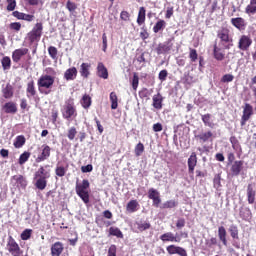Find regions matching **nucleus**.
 <instances>
[{
	"mask_svg": "<svg viewBox=\"0 0 256 256\" xmlns=\"http://www.w3.org/2000/svg\"><path fill=\"white\" fill-rule=\"evenodd\" d=\"M1 65L4 71H9V69H11V58L9 56H4L1 59Z\"/></svg>",
	"mask_w": 256,
	"mask_h": 256,
	"instance_id": "nucleus-43",
	"label": "nucleus"
},
{
	"mask_svg": "<svg viewBox=\"0 0 256 256\" xmlns=\"http://www.w3.org/2000/svg\"><path fill=\"white\" fill-rule=\"evenodd\" d=\"M140 38L142 39V41L149 39V32L147 31V28L145 26L141 28Z\"/></svg>",
	"mask_w": 256,
	"mask_h": 256,
	"instance_id": "nucleus-57",
	"label": "nucleus"
},
{
	"mask_svg": "<svg viewBox=\"0 0 256 256\" xmlns=\"http://www.w3.org/2000/svg\"><path fill=\"white\" fill-rule=\"evenodd\" d=\"M77 68L76 67H71L68 68L65 72H64V79L66 81H75V79H77Z\"/></svg>",
	"mask_w": 256,
	"mask_h": 256,
	"instance_id": "nucleus-28",
	"label": "nucleus"
},
{
	"mask_svg": "<svg viewBox=\"0 0 256 256\" xmlns=\"http://www.w3.org/2000/svg\"><path fill=\"white\" fill-rule=\"evenodd\" d=\"M31 235H33V230L32 229H25L21 235L20 238L22 241H29L31 239Z\"/></svg>",
	"mask_w": 256,
	"mask_h": 256,
	"instance_id": "nucleus-50",
	"label": "nucleus"
},
{
	"mask_svg": "<svg viewBox=\"0 0 256 256\" xmlns=\"http://www.w3.org/2000/svg\"><path fill=\"white\" fill-rule=\"evenodd\" d=\"M7 11H15V7H17L16 0H7Z\"/></svg>",
	"mask_w": 256,
	"mask_h": 256,
	"instance_id": "nucleus-59",
	"label": "nucleus"
},
{
	"mask_svg": "<svg viewBox=\"0 0 256 256\" xmlns=\"http://www.w3.org/2000/svg\"><path fill=\"white\" fill-rule=\"evenodd\" d=\"M9 28L12 31L19 32V31H21V23L20 22H12V23H10Z\"/></svg>",
	"mask_w": 256,
	"mask_h": 256,
	"instance_id": "nucleus-58",
	"label": "nucleus"
},
{
	"mask_svg": "<svg viewBox=\"0 0 256 256\" xmlns=\"http://www.w3.org/2000/svg\"><path fill=\"white\" fill-rule=\"evenodd\" d=\"M26 96L28 99H35L37 97V88H35V80H30L26 84Z\"/></svg>",
	"mask_w": 256,
	"mask_h": 256,
	"instance_id": "nucleus-17",
	"label": "nucleus"
},
{
	"mask_svg": "<svg viewBox=\"0 0 256 256\" xmlns=\"http://www.w3.org/2000/svg\"><path fill=\"white\" fill-rule=\"evenodd\" d=\"M173 13H175V10H174L173 6H168L166 8L165 18L166 19H171V17H173Z\"/></svg>",
	"mask_w": 256,
	"mask_h": 256,
	"instance_id": "nucleus-62",
	"label": "nucleus"
},
{
	"mask_svg": "<svg viewBox=\"0 0 256 256\" xmlns=\"http://www.w3.org/2000/svg\"><path fill=\"white\" fill-rule=\"evenodd\" d=\"M11 183H13V185H17V187H22V189H25L27 187V180L25 179V177H23V175L12 176Z\"/></svg>",
	"mask_w": 256,
	"mask_h": 256,
	"instance_id": "nucleus-24",
	"label": "nucleus"
},
{
	"mask_svg": "<svg viewBox=\"0 0 256 256\" xmlns=\"http://www.w3.org/2000/svg\"><path fill=\"white\" fill-rule=\"evenodd\" d=\"M217 37L220 40V47H224V49H231L233 47V37L231 36V30L227 27H221L217 31Z\"/></svg>",
	"mask_w": 256,
	"mask_h": 256,
	"instance_id": "nucleus-2",
	"label": "nucleus"
},
{
	"mask_svg": "<svg viewBox=\"0 0 256 256\" xmlns=\"http://www.w3.org/2000/svg\"><path fill=\"white\" fill-rule=\"evenodd\" d=\"M29 53L28 48H18L12 52V61L13 63H19L22 57H25Z\"/></svg>",
	"mask_w": 256,
	"mask_h": 256,
	"instance_id": "nucleus-15",
	"label": "nucleus"
},
{
	"mask_svg": "<svg viewBox=\"0 0 256 256\" xmlns=\"http://www.w3.org/2000/svg\"><path fill=\"white\" fill-rule=\"evenodd\" d=\"M253 45V40L249 35H242L238 41V49L240 51H249V47Z\"/></svg>",
	"mask_w": 256,
	"mask_h": 256,
	"instance_id": "nucleus-10",
	"label": "nucleus"
},
{
	"mask_svg": "<svg viewBox=\"0 0 256 256\" xmlns=\"http://www.w3.org/2000/svg\"><path fill=\"white\" fill-rule=\"evenodd\" d=\"M91 69V64L89 63H82L80 66V75L84 79H88L89 75H91V72L89 71Z\"/></svg>",
	"mask_w": 256,
	"mask_h": 256,
	"instance_id": "nucleus-34",
	"label": "nucleus"
},
{
	"mask_svg": "<svg viewBox=\"0 0 256 256\" xmlns=\"http://www.w3.org/2000/svg\"><path fill=\"white\" fill-rule=\"evenodd\" d=\"M137 87H139V75L135 72L132 78V89L137 91Z\"/></svg>",
	"mask_w": 256,
	"mask_h": 256,
	"instance_id": "nucleus-54",
	"label": "nucleus"
},
{
	"mask_svg": "<svg viewBox=\"0 0 256 256\" xmlns=\"http://www.w3.org/2000/svg\"><path fill=\"white\" fill-rule=\"evenodd\" d=\"M92 103H93V100L91 99L89 94H84L82 96V99L80 100V104L83 107V109H89Z\"/></svg>",
	"mask_w": 256,
	"mask_h": 256,
	"instance_id": "nucleus-37",
	"label": "nucleus"
},
{
	"mask_svg": "<svg viewBox=\"0 0 256 256\" xmlns=\"http://www.w3.org/2000/svg\"><path fill=\"white\" fill-rule=\"evenodd\" d=\"M64 249H65V247L63 246V244L61 242H55L51 246V255L52 256H61Z\"/></svg>",
	"mask_w": 256,
	"mask_h": 256,
	"instance_id": "nucleus-30",
	"label": "nucleus"
},
{
	"mask_svg": "<svg viewBox=\"0 0 256 256\" xmlns=\"http://www.w3.org/2000/svg\"><path fill=\"white\" fill-rule=\"evenodd\" d=\"M217 245V238L216 237H211L210 239L206 240V246L209 248Z\"/></svg>",
	"mask_w": 256,
	"mask_h": 256,
	"instance_id": "nucleus-64",
	"label": "nucleus"
},
{
	"mask_svg": "<svg viewBox=\"0 0 256 256\" xmlns=\"http://www.w3.org/2000/svg\"><path fill=\"white\" fill-rule=\"evenodd\" d=\"M110 101H111V109H117L119 107V98L117 97V93L111 92L110 93Z\"/></svg>",
	"mask_w": 256,
	"mask_h": 256,
	"instance_id": "nucleus-46",
	"label": "nucleus"
},
{
	"mask_svg": "<svg viewBox=\"0 0 256 256\" xmlns=\"http://www.w3.org/2000/svg\"><path fill=\"white\" fill-rule=\"evenodd\" d=\"M139 210V202L137 200H130L126 205V211L128 213H135Z\"/></svg>",
	"mask_w": 256,
	"mask_h": 256,
	"instance_id": "nucleus-36",
	"label": "nucleus"
},
{
	"mask_svg": "<svg viewBox=\"0 0 256 256\" xmlns=\"http://www.w3.org/2000/svg\"><path fill=\"white\" fill-rule=\"evenodd\" d=\"M63 119L66 121H71L77 118V107H75V101L73 99H68L61 110Z\"/></svg>",
	"mask_w": 256,
	"mask_h": 256,
	"instance_id": "nucleus-3",
	"label": "nucleus"
},
{
	"mask_svg": "<svg viewBox=\"0 0 256 256\" xmlns=\"http://www.w3.org/2000/svg\"><path fill=\"white\" fill-rule=\"evenodd\" d=\"M189 233L180 232V235L174 234L173 232H166L160 236L162 243H181V239H187Z\"/></svg>",
	"mask_w": 256,
	"mask_h": 256,
	"instance_id": "nucleus-5",
	"label": "nucleus"
},
{
	"mask_svg": "<svg viewBox=\"0 0 256 256\" xmlns=\"http://www.w3.org/2000/svg\"><path fill=\"white\" fill-rule=\"evenodd\" d=\"M144 152H145V145H143V143L139 142L134 148L135 156L141 157V155H143Z\"/></svg>",
	"mask_w": 256,
	"mask_h": 256,
	"instance_id": "nucleus-49",
	"label": "nucleus"
},
{
	"mask_svg": "<svg viewBox=\"0 0 256 256\" xmlns=\"http://www.w3.org/2000/svg\"><path fill=\"white\" fill-rule=\"evenodd\" d=\"M213 184L216 189H219V187H221V173L215 174Z\"/></svg>",
	"mask_w": 256,
	"mask_h": 256,
	"instance_id": "nucleus-55",
	"label": "nucleus"
},
{
	"mask_svg": "<svg viewBox=\"0 0 256 256\" xmlns=\"http://www.w3.org/2000/svg\"><path fill=\"white\" fill-rule=\"evenodd\" d=\"M230 143L232 145V149H234V151H241V144L239 143V140L237 139V137L235 136H231L230 137Z\"/></svg>",
	"mask_w": 256,
	"mask_h": 256,
	"instance_id": "nucleus-47",
	"label": "nucleus"
},
{
	"mask_svg": "<svg viewBox=\"0 0 256 256\" xmlns=\"http://www.w3.org/2000/svg\"><path fill=\"white\" fill-rule=\"evenodd\" d=\"M35 187L40 191L45 190V188L47 187V178H38L35 183Z\"/></svg>",
	"mask_w": 256,
	"mask_h": 256,
	"instance_id": "nucleus-44",
	"label": "nucleus"
},
{
	"mask_svg": "<svg viewBox=\"0 0 256 256\" xmlns=\"http://www.w3.org/2000/svg\"><path fill=\"white\" fill-rule=\"evenodd\" d=\"M97 75L101 79H109V71L103 62H99L97 65Z\"/></svg>",
	"mask_w": 256,
	"mask_h": 256,
	"instance_id": "nucleus-25",
	"label": "nucleus"
},
{
	"mask_svg": "<svg viewBox=\"0 0 256 256\" xmlns=\"http://www.w3.org/2000/svg\"><path fill=\"white\" fill-rule=\"evenodd\" d=\"M109 235L112 237H117V239H123V232L118 227H110Z\"/></svg>",
	"mask_w": 256,
	"mask_h": 256,
	"instance_id": "nucleus-39",
	"label": "nucleus"
},
{
	"mask_svg": "<svg viewBox=\"0 0 256 256\" xmlns=\"http://www.w3.org/2000/svg\"><path fill=\"white\" fill-rule=\"evenodd\" d=\"M107 256H117V246L115 244L110 245Z\"/></svg>",
	"mask_w": 256,
	"mask_h": 256,
	"instance_id": "nucleus-61",
	"label": "nucleus"
},
{
	"mask_svg": "<svg viewBox=\"0 0 256 256\" xmlns=\"http://www.w3.org/2000/svg\"><path fill=\"white\" fill-rule=\"evenodd\" d=\"M6 247H7V251L12 256H21V255H23V250H21V247L19 246L17 241H15V238H13V236L8 237Z\"/></svg>",
	"mask_w": 256,
	"mask_h": 256,
	"instance_id": "nucleus-7",
	"label": "nucleus"
},
{
	"mask_svg": "<svg viewBox=\"0 0 256 256\" xmlns=\"http://www.w3.org/2000/svg\"><path fill=\"white\" fill-rule=\"evenodd\" d=\"M51 157V147L49 145L42 146L41 154L36 158V163H43Z\"/></svg>",
	"mask_w": 256,
	"mask_h": 256,
	"instance_id": "nucleus-16",
	"label": "nucleus"
},
{
	"mask_svg": "<svg viewBox=\"0 0 256 256\" xmlns=\"http://www.w3.org/2000/svg\"><path fill=\"white\" fill-rule=\"evenodd\" d=\"M173 49V39H168L164 43H159L156 48L157 55H163L165 53H169Z\"/></svg>",
	"mask_w": 256,
	"mask_h": 256,
	"instance_id": "nucleus-11",
	"label": "nucleus"
},
{
	"mask_svg": "<svg viewBox=\"0 0 256 256\" xmlns=\"http://www.w3.org/2000/svg\"><path fill=\"white\" fill-rule=\"evenodd\" d=\"M148 198L153 201L154 207H159V205H161V194L155 188H150L148 190Z\"/></svg>",
	"mask_w": 256,
	"mask_h": 256,
	"instance_id": "nucleus-13",
	"label": "nucleus"
},
{
	"mask_svg": "<svg viewBox=\"0 0 256 256\" xmlns=\"http://www.w3.org/2000/svg\"><path fill=\"white\" fill-rule=\"evenodd\" d=\"M26 141L27 140L25 139V136L19 135L16 137L13 145H14L15 149H21V147H23V145H25Z\"/></svg>",
	"mask_w": 256,
	"mask_h": 256,
	"instance_id": "nucleus-41",
	"label": "nucleus"
},
{
	"mask_svg": "<svg viewBox=\"0 0 256 256\" xmlns=\"http://www.w3.org/2000/svg\"><path fill=\"white\" fill-rule=\"evenodd\" d=\"M246 196H247V201L249 205H253V203H255V198H256V191H255V188L253 187V184L247 185Z\"/></svg>",
	"mask_w": 256,
	"mask_h": 256,
	"instance_id": "nucleus-23",
	"label": "nucleus"
},
{
	"mask_svg": "<svg viewBox=\"0 0 256 256\" xmlns=\"http://www.w3.org/2000/svg\"><path fill=\"white\" fill-rule=\"evenodd\" d=\"M91 187V183L89 180L84 179L82 183H76L75 191L78 197L82 199L83 203L87 205L89 203V188Z\"/></svg>",
	"mask_w": 256,
	"mask_h": 256,
	"instance_id": "nucleus-4",
	"label": "nucleus"
},
{
	"mask_svg": "<svg viewBox=\"0 0 256 256\" xmlns=\"http://www.w3.org/2000/svg\"><path fill=\"white\" fill-rule=\"evenodd\" d=\"M189 59L192 63H195L197 59H199V54H197V50L193 48H189Z\"/></svg>",
	"mask_w": 256,
	"mask_h": 256,
	"instance_id": "nucleus-52",
	"label": "nucleus"
},
{
	"mask_svg": "<svg viewBox=\"0 0 256 256\" xmlns=\"http://www.w3.org/2000/svg\"><path fill=\"white\" fill-rule=\"evenodd\" d=\"M168 255H179V256H189L185 248L175 245H169L166 247Z\"/></svg>",
	"mask_w": 256,
	"mask_h": 256,
	"instance_id": "nucleus-12",
	"label": "nucleus"
},
{
	"mask_svg": "<svg viewBox=\"0 0 256 256\" xmlns=\"http://www.w3.org/2000/svg\"><path fill=\"white\" fill-rule=\"evenodd\" d=\"M243 163V160H236L232 163L230 171L233 177H239V175H241V172L243 171Z\"/></svg>",
	"mask_w": 256,
	"mask_h": 256,
	"instance_id": "nucleus-18",
	"label": "nucleus"
},
{
	"mask_svg": "<svg viewBox=\"0 0 256 256\" xmlns=\"http://www.w3.org/2000/svg\"><path fill=\"white\" fill-rule=\"evenodd\" d=\"M66 9H68L70 13H73V11L77 9V4L68 0L66 3Z\"/></svg>",
	"mask_w": 256,
	"mask_h": 256,
	"instance_id": "nucleus-60",
	"label": "nucleus"
},
{
	"mask_svg": "<svg viewBox=\"0 0 256 256\" xmlns=\"http://www.w3.org/2000/svg\"><path fill=\"white\" fill-rule=\"evenodd\" d=\"M213 56L216 61H223L225 59V48L217 43L213 46Z\"/></svg>",
	"mask_w": 256,
	"mask_h": 256,
	"instance_id": "nucleus-14",
	"label": "nucleus"
},
{
	"mask_svg": "<svg viewBox=\"0 0 256 256\" xmlns=\"http://www.w3.org/2000/svg\"><path fill=\"white\" fill-rule=\"evenodd\" d=\"M76 136H77V128H75V126L70 127L68 129V133H67V137H68L69 141H73Z\"/></svg>",
	"mask_w": 256,
	"mask_h": 256,
	"instance_id": "nucleus-51",
	"label": "nucleus"
},
{
	"mask_svg": "<svg viewBox=\"0 0 256 256\" xmlns=\"http://www.w3.org/2000/svg\"><path fill=\"white\" fill-rule=\"evenodd\" d=\"M195 138L198 139L200 143H208V141H213V132L208 130L196 135Z\"/></svg>",
	"mask_w": 256,
	"mask_h": 256,
	"instance_id": "nucleus-22",
	"label": "nucleus"
},
{
	"mask_svg": "<svg viewBox=\"0 0 256 256\" xmlns=\"http://www.w3.org/2000/svg\"><path fill=\"white\" fill-rule=\"evenodd\" d=\"M246 15H255L256 13V0H250L245 8Z\"/></svg>",
	"mask_w": 256,
	"mask_h": 256,
	"instance_id": "nucleus-38",
	"label": "nucleus"
},
{
	"mask_svg": "<svg viewBox=\"0 0 256 256\" xmlns=\"http://www.w3.org/2000/svg\"><path fill=\"white\" fill-rule=\"evenodd\" d=\"M167 27V22L163 19H159L153 26V33H161Z\"/></svg>",
	"mask_w": 256,
	"mask_h": 256,
	"instance_id": "nucleus-35",
	"label": "nucleus"
},
{
	"mask_svg": "<svg viewBox=\"0 0 256 256\" xmlns=\"http://www.w3.org/2000/svg\"><path fill=\"white\" fill-rule=\"evenodd\" d=\"M46 73L41 75L37 80L38 91L41 95H49L55 85V75L57 71L54 68H46Z\"/></svg>",
	"mask_w": 256,
	"mask_h": 256,
	"instance_id": "nucleus-1",
	"label": "nucleus"
},
{
	"mask_svg": "<svg viewBox=\"0 0 256 256\" xmlns=\"http://www.w3.org/2000/svg\"><path fill=\"white\" fill-rule=\"evenodd\" d=\"M4 113L15 115L17 113V103L15 102H6L2 107Z\"/></svg>",
	"mask_w": 256,
	"mask_h": 256,
	"instance_id": "nucleus-26",
	"label": "nucleus"
},
{
	"mask_svg": "<svg viewBox=\"0 0 256 256\" xmlns=\"http://www.w3.org/2000/svg\"><path fill=\"white\" fill-rule=\"evenodd\" d=\"M201 119L205 127H210V129H213V127H215V124H213V120H211V114H204L201 116Z\"/></svg>",
	"mask_w": 256,
	"mask_h": 256,
	"instance_id": "nucleus-40",
	"label": "nucleus"
},
{
	"mask_svg": "<svg viewBox=\"0 0 256 256\" xmlns=\"http://www.w3.org/2000/svg\"><path fill=\"white\" fill-rule=\"evenodd\" d=\"M146 17H147V10L145 9V7L142 6L139 8V11H138V16L136 20L137 25L139 26L145 25Z\"/></svg>",
	"mask_w": 256,
	"mask_h": 256,
	"instance_id": "nucleus-31",
	"label": "nucleus"
},
{
	"mask_svg": "<svg viewBox=\"0 0 256 256\" xmlns=\"http://www.w3.org/2000/svg\"><path fill=\"white\" fill-rule=\"evenodd\" d=\"M29 157H31V152L25 151L22 153L18 159L19 165H25L29 161Z\"/></svg>",
	"mask_w": 256,
	"mask_h": 256,
	"instance_id": "nucleus-48",
	"label": "nucleus"
},
{
	"mask_svg": "<svg viewBox=\"0 0 256 256\" xmlns=\"http://www.w3.org/2000/svg\"><path fill=\"white\" fill-rule=\"evenodd\" d=\"M14 94L15 92L11 83H7L6 86L2 88V97L4 99H13Z\"/></svg>",
	"mask_w": 256,
	"mask_h": 256,
	"instance_id": "nucleus-27",
	"label": "nucleus"
},
{
	"mask_svg": "<svg viewBox=\"0 0 256 256\" xmlns=\"http://www.w3.org/2000/svg\"><path fill=\"white\" fill-rule=\"evenodd\" d=\"M134 225L136 226V229L140 231V233L147 231V229H151V223L149 222H135Z\"/></svg>",
	"mask_w": 256,
	"mask_h": 256,
	"instance_id": "nucleus-42",
	"label": "nucleus"
},
{
	"mask_svg": "<svg viewBox=\"0 0 256 256\" xmlns=\"http://www.w3.org/2000/svg\"><path fill=\"white\" fill-rule=\"evenodd\" d=\"M68 171H69V164L68 163L63 165V164H61V162H58L56 164V168H55L56 177H65L67 175Z\"/></svg>",
	"mask_w": 256,
	"mask_h": 256,
	"instance_id": "nucleus-20",
	"label": "nucleus"
},
{
	"mask_svg": "<svg viewBox=\"0 0 256 256\" xmlns=\"http://www.w3.org/2000/svg\"><path fill=\"white\" fill-rule=\"evenodd\" d=\"M51 119H52V123L53 125H55V123H57V119H59V110L57 109H52L51 111Z\"/></svg>",
	"mask_w": 256,
	"mask_h": 256,
	"instance_id": "nucleus-56",
	"label": "nucleus"
},
{
	"mask_svg": "<svg viewBox=\"0 0 256 256\" xmlns=\"http://www.w3.org/2000/svg\"><path fill=\"white\" fill-rule=\"evenodd\" d=\"M174 207H177L176 201L168 200L163 204L162 209H173Z\"/></svg>",
	"mask_w": 256,
	"mask_h": 256,
	"instance_id": "nucleus-53",
	"label": "nucleus"
},
{
	"mask_svg": "<svg viewBox=\"0 0 256 256\" xmlns=\"http://www.w3.org/2000/svg\"><path fill=\"white\" fill-rule=\"evenodd\" d=\"M218 239L221 241L224 247H227V229H225L224 226H220L218 228Z\"/></svg>",
	"mask_w": 256,
	"mask_h": 256,
	"instance_id": "nucleus-32",
	"label": "nucleus"
},
{
	"mask_svg": "<svg viewBox=\"0 0 256 256\" xmlns=\"http://www.w3.org/2000/svg\"><path fill=\"white\" fill-rule=\"evenodd\" d=\"M188 173L193 175L195 173V167H197V153L192 152L188 158Z\"/></svg>",
	"mask_w": 256,
	"mask_h": 256,
	"instance_id": "nucleus-21",
	"label": "nucleus"
},
{
	"mask_svg": "<svg viewBox=\"0 0 256 256\" xmlns=\"http://www.w3.org/2000/svg\"><path fill=\"white\" fill-rule=\"evenodd\" d=\"M167 75H169V73L167 72V70H161L158 74V78L160 79V81H167Z\"/></svg>",
	"mask_w": 256,
	"mask_h": 256,
	"instance_id": "nucleus-63",
	"label": "nucleus"
},
{
	"mask_svg": "<svg viewBox=\"0 0 256 256\" xmlns=\"http://www.w3.org/2000/svg\"><path fill=\"white\" fill-rule=\"evenodd\" d=\"M231 25L238 29V31H245L247 22L242 17L232 18L230 20Z\"/></svg>",
	"mask_w": 256,
	"mask_h": 256,
	"instance_id": "nucleus-19",
	"label": "nucleus"
},
{
	"mask_svg": "<svg viewBox=\"0 0 256 256\" xmlns=\"http://www.w3.org/2000/svg\"><path fill=\"white\" fill-rule=\"evenodd\" d=\"M253 116V106L249 103H246L243 108V114L241 117L240 125L241 127H245L247 125V121L251 119Z\"/></svg>",
	"mask_w": 256,
	"mask_h": 256,
	"instance_id": "nucleus-8",
	"label": "nucleus"
},
{
	"mask_svg": "<svg viewBox=\"0 0 256 256\" xmlns=\"http://www.w3.org/2000/svg\"><path fill=\"white\" fill-rule=\"evenodd\" d=\"M49 177H51V173H49V171L45 170V167H43V166H40L38 171H36L34 174L35 179H37V178L49 179Z\"/></svg>",
	"mask_w": 256,
	"mask_h": 256,
	"instance_id": "nucleus-33",
	"label": "nucleus"
},
{
	"mask_svg": "<svg viewBox=\"0 0 256 256\" xmlns=\"http://www.w3.org/2000/svg\"><path fill=\"white\" fill-rule=\"evenodd\" d=\"M48 54L53 59V61H57V59H59V50H57V47L55 46L48 47Z\"/></svg>",
	"mask_w": 256,
	"mask_h": 256,
	"instance_id": "nucleus-45",
	"label": "nucleus"
},
{
	"mask_svg": "<svg viewBox=\"0 0 256 256\" xmlns=\"http://www.w3.org/2000/svg\"><path fill=\"white\" fill-rule=\"evenodd\" d=\"M152 106L154 109H157L160 111V109H163V95L161 93H157L152 97Z\"/></svg>",
	"mask_w": 256,
	"mask_h": 256,
	"instance_id": "nucleus-29",
	"label": "nucleus"
},
{
	"mask_svg": "<svg viewBox=\"0 0 256 256\" xmlns=\"http://www.w3.org/2000/svg\"><path fill=\"white\" fill-rule=\"evenodd\" d=\"M43 35V23L37 22L32 30L27 34L29 43H39Z\"/></svg>",
	"mask_w": 256,
	"mask_h": 256,
	"instance_id": "nucleus-6",
	"label": "nucleus"
},
{
	"mask_svg": "<svg viewBox=\"0 0 256 256\" xmlns=\"http://www.w3.org/2000/svg\"><path fill=\"white\" fill-rule=\"evenodd\" d=\"M230 237L233 239L232 245L235 249H241L239 241V227L237 225H231L228 229Z\"/></svg>",
	"mask_w": 256,
	"mask_h": 256,
	"instance_id": "nucleus-9",
	"label": "nucleus"
}]
</instances>
